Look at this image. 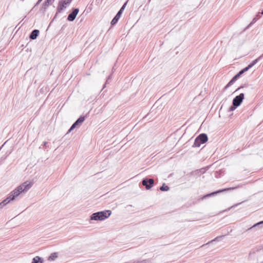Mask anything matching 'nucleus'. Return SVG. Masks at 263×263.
<instances>
[{"label": "nucleus", "mask_w": 263, "mask_h": 263, "mask_svg": "<svg viewBox=\"0 0 263 263\" xmlns=\"http://www.w3.org/2000/svg\"><path fill=\"white\" fill-rule=\"evenodd\" d=\"M4 206L5 204H4V203H2V202L0 203V209H2Z\"/></svg>", "instance_id": "obj_30"}, {"label": "nucleus", "mask_w": 263, "mask_h": 263, "mask_svg": "<svg viewBox=\"0 0 263 263\" xmlns=\"http://www.w3.org/2000/svg\"><path fill=\"white\" fill-rule=\"evenodd\" d=\"M249 69L248 68V67H246L245 68H243L240 71H239L238 73H237L235 76H234V77L235 78V79L237 80L241 74H242L244 72H246Z\"/></svg>", "instance_id": "obj_11"}, {"label": "nucleus", "mask_w": 263, "mask_h": 263, "mask_svg": "<svg viewBox=\"0 0 263 263\" xmlns=\"http://www.w3.org/2000/svg\"><path fill=\"white\" fill-rule=\"evenodd\" d=\"M244 96L243 93H241L238 96H236L232 101V103H234V106H239L244 99Z\"/></svg>", "instance_id": "obj_6"}, {"label": "nucleus", "mask_w": 263, "mask_h": 263, "mask_svg": "<svg viewBox=\"0 0 263 263\" xmlns=\"http://www.w3.org/2000/svg\"><path fill=\"white\" fill-rule=\"evenodd\" d=\"M66 2H67V3L68 5H69V4H70V3H71V1H68V0H66Z\"/></svg>", "instance_id": "obj_32"}, {"label": "nucleus", "mask_w": 263, "mask_h": 263, "mask_svg": "<svg viewBox=\"0 0 263 263\" xmlns=\"http://www.w3.org/2000/svg\"><path fill=\"white\" fill-rule=\"evenodd\" d=\"M72 0H68V1H71V2H72Z\"/></svg>", "instance_id": "obj_35"}, {"label": "nucleus", "mask_w": 263, "mask_h": 263, "mask_svg": "<svg viewBox=\"0 0 263 263\" xmlns=\"http://www.w3.org/2000/svg\"><path fill=\"white\" fill-rule=\"evenodd\" d=\"M58 256L57 253H56V252L52 253L49 256L48 260L50 261L54 260L55 258H57L58 257Z\"/></svg>", "instance_id": "obj_16"}, {"label": "nucleus", "mask_w": 263, "mask_h": 263, "mask_svg": "<svg viewBox=\"0 0 263 263\" xmlns=\"http://www.w3.org/2000/svg\"><path fill=\"white\" fill-rule=\"evenodd\" d=\"M263 57V54L260 55V57H259L257 59L254 60V61H253V62L250 63V64H249L247 67H248V68L249 69H250L251 68H252L254 65H255L257 62L260 60Z\"/></svg>", "instance_id": "obj_13"}, {"label": "nucleus", "mask_w": 263, "mask_h": 263, "mask_svg": "<svg viewBox=\"0 0 263 263\" xmlns=\"http://www.w3.org/2000/svg\"><path fill=\"white\" fill-rule=\"evenodd\" d=\"M256 17H257V18H260L261 17V15H260V12H258L256 15Z\"/></svg>", "instance_id": "obj_28"}, {"label": "nucleus", "mask_w": 263, "mask_h": 263, "mask_svg": "<svg viewBox=\"0 0 263 263\" xmlns=\"http://www.w3.org/2000/svg\"><path fill=\"white\" fill-rule=\"evenodd\" d=\"M262 224H263V220L255 223L252 227H251L250 228L248 229V230H250L251 229L255 228L256 227H259Z\"/></svg>", "instance_id": "obj_18"}, {"label": "nucleus", "mask_w": 263, "mask_h": 263, "mask_svg": "<svg viewBox=\"0 0 263 263\" xmlns=\"http://www.w3.org/2000/svg\"><path fill=\"white\" fill-rule=\"evenodd\" d=\"M237 187H228V188H226V189H221V190H219L218 191H216L215 192H213L212 193H211L210 194H208L205 195H204L203 197H202V199H205L206 198H208V197H210L211 196H214V195H217L219 193H222V192H226V191H230V190H233L235 189H236Z\"/></svg>", "instance_id": "obj_4"}, {"label": "nucleus", "mask_w": 263, "mask_h": 263, "mask_svg": "<svg viewBox=\"0 0 263 263\" xmlns=\"http://www.w3.org/2000/svg\"><path fill=\"white\" fill-rule=\"evenodd\" d=\"M66 8V6H65L61 1H59L58 6L57 7V12L60 13L64 9H65Z\"/></svg>", "instance_id": "obj_12"}, {"label": "nucleus", "mask_w": 263, "mask_h": 263, "mask_svg": "<svg viewBox=\"0 0 263 263\" xmlns=\"http://www.w3.org/2000/svg\"><path fill=\"white\" fill-rule=\"evenodd\" d=\"M79 11V9L78 8H73L72 12L68 15L67 20L71 22L73 21L78 15Z\"/></svg>", "instance_id": "obj_8"}, {"label": "nucleus", "mask_w": 263, "mask_h": 263, "mask_svg": "<svg viewBox=\"0 0 263 263\" xmlns=\"http://www.w3.org/2000/svg\"><path fill=\"white\" fill-rule=\"evenodd\" d=\"M47 144V142H46V141L44 142H43V146H46Z\"/></svg>", "instance_id": "obj_31"}, {"label": "nucleus", "mask_w": 263, "mask_h": 263, "mask_svg": "<svg viewBox=\"0 0 263 263\" xmlns=\"http://www.w3.org/2000/svg\"><path fill=\"white\" fill-rule=\"evenodd\" d=\"M111 214L110 210H106L93 213L90 216L92 220H104L107 218Z\"/></svg>", "instance_id": "obj_2"}, {"label": "nucleus", "mask_w": 263, "mask_h": 263, "mask_svg": "<svg viewBox=\"0 0 263 263\" xmlns=\"http://www.w3.org/2000/svg\"><path fill=\"white\" fill-rule=\"evenodd\" d=\"M33 183L30 182L27 183L25 182L18 186H17L14 190H13L11 193L10 196L6 198L5 200L2 201V203H4L5 205L10 202V201L13 200L15 198L18 196L21 193L27 191L29 190L32 185Z\"/></svg>", "instance_id": "obj_1"}, {"label": "nucleus", "mask_w": 263, "mask_h": 263, "mask_svg": "<svg viewBox=\"0 0 263 263\" xmlns=\"http://www.w3.org/2000/svg\"><path fill=\"white\" fill-rule=\"evenodd\" d=\"M237 80L233 77L232 79L229 81V82L226 85L224 88V90L228 89L230 86H231Z\"/></svg>", "instance_id": "obj_15"}, {"label": "nucleus", "mask_w": 263, "mask_h": 263, "mask_svg": "<svg viewBox=\"0 0 263 263\" xmlns=\"http://www.w3.org/2000/svg\"><path fill=\"white\" fill-rule=\"evenodd\" d=\"M261 14L263 15V10L261 11V12L260 13Z\"/></svg>", "instance_id": "obj_34"}, {"label": "nucleus", "mask_w": 263, "mask_h": 263, "mask_svg": "<svg viewBox=\"0 0 263 263\" xmlns=\"http://www.w3.org/2000/svg\"><path fill=\"white\" fill-rule=\"evenodd\" d=\"M61 1L63 3V4L66 6V5H68L67 3V2L66 0H61Z\"/></svg>", "instance_id": "obj_26"}, {"label": "nucleus", "mask_w": 263, "mask_h": 263, "mask_svg": "<svg viewBox=\"0 0 263 263\" xmlns=\"http://www.w3.org/2000/svg\"><path fill=\"white\" fill-rule=\"evenodd\" d=\"M243 87H244V86H240L239 87H238V88L236 90L235 92H236V91H238V90H240L241 88H243Z\"/></svg>", "instance_id": "obj_27"}, {"label": "nucleus", "mask_w": 263, "mask_h": 263, "mask_svg": "<svg viewBox=\"0 0 263 263\" xmlns=\"http://www.w3.org/2000/svg\"><path fill=\"white\" fill-rule=\"evenodd\" d=\"M40 31L39 30L34 29L30 33L29 37L31 40H35L39 35Z\"/></svg>", "instance_id": "obj_9"}, {"label": "nucleus", "mask_w": 263, "mask_h": 263, "mask_svg": "<svg viewBox=\"0 0 263 263\" xmlns=\"http://www.w3.org/2000/svg\"><path fill=\"white\" fill-rule=\"evenodd\" d=\"M258 19V18L256 17V16L253 19L252 22L250 23V24L248 26L247 28L250 27L252 25H253L254 23H255L257 20Z\"/></svg>", "instance_id": "obj_22"}, {"label": "nucleus", "mask_w": 263, "mask_h": 263, "mask_svg": "<svg viewBox=\"0 0 263 263\" xmlns=\"http://www.w3.org/2000/svg\"><path fill=\"white\" fill-rule=\"evenodd\" d=\"M85 116H80V117L74 122L71 127L68 130L67 133H70L72 130L77 127V126L81 124L85 120Z\"/></svg>", "instance_id": "obj_7"}, {"label": "nucleus", "mask_w": 263, "mask_h": 263, "mask_svg": "<svg viewBox=\"0 0 263 263\" xmlns=\"http://www.w3.org/2000/svg\"><path fill=\"white\" fill-rule=\"evenodd\" d=\"M222 237H223V236H217L214 239L211 240V241L209 242L208 243H207L206 244H208V243H210L211 242H212L213 241H215V240H218L219 238H221Z\"/></svg>", "instance_id": "obj_24"}, {"label": "nucleus", "mask_w": 263, "mask_h": 263, "mask_svg": "<svg viewBox=\"0 0 263 263\" xmlns=\"http://www.w3.org/2000/svg\"><path fill=\"white\" fill-rule=\"evenodd\" d=\"M127 2H126L122 6V7L120 8L118 12H120L121 14H122L127 5Z\"/></svg>", "instance_id": "obj_20"}, {"label": "nucleus", "mask_w": 263, "mask_h": 263, "mask_svg": "<svg viewBox=\"0 0 263 263\" xmlns=\"http://www.w3.org/2000/svg\"><path fill=\"white\" fill-rule=\"evenodd\" d=\"M43 259L40 256H35L32 259V263H43Z\"/></svg>", "instance_id": "obj_14"}, {"label": "nucleus", "mask_w": 263, "mask_h": 263, "mask_svg": "<svg viewBox=\"0 0 263 263\" xmlns=\"http://www.w3.org/2000/svg\"><path fill=\"white\" fill-rule=\"evenodd\" d=\"M240 203H238V204H235V205H234V206H237L238 205L240 204ZM232 207H233V206Z\"/></svg>", "instance_id": "obj_33"}, {"label": "nucleus", "mask_w": 263, "mask_h": 263, "mask_svg": "<svg viewBox=\"0 0 263 263\" xmlns=\"http://www.w3.org/2000/svg\"><path fill=\"white\" fill-rule=\"evenodd\" d=\"M43 0H38V1L37 2L36 4H35V6H37L38 5H39L40 4V3Z\"/></svg>", "instance_id": "obj_29"}, {"label": "nucleus", "mask_w": 263, "mask_h": 263, "mask_svg": "<svg viewBox=\"0 0 263 263\" xmlns=\"http://www.w3.org/2000/svg\"><path fill=\"white\" fill-rule=\"evenodd\" d=\"M46 1V3H47L48 4H49L50 5L52 4L54 0H45Z\"/></svg>", "instance_id": "obj_25"}, {"label": "nucleus", "mask_w": 263, "mask_h": 263, "mask_svg": "<svg viewBox=\"0 0 263 263\" xmlns=\"http://www.w3.org/2000/svg\"><path fill=\"white\" fill-rule=\"evenodd\" d=\"M208 140L206 134L202 133L198 135L195 139L193 147H198L201 144L205 143Z\"/></svg>", "instance_id": "obj_3"}, {"label": "nucleus", "mask_w": 263, "mask_h": 263, "mask_svg": "<svg viewBox=\"0 0 263 263\" xmlns=\"http://www.w3.org/2000/svg\"><path fill=\"white\" fill-rule=\"evenodd\" d=\"M142 183L146 190H149L153 186L154 180L153 179L145 178L142 180Z\"/></svg>", "instance_id": "obj_5"}, {"label": "nucleus", "mask_w": 263, "mask_h": 263, "mask_svg": "<svg viewBox=\"0 0 263 263\" xmlns=\"http://www.w3.org/2000/svg\"><path fill=\"white\" fill-rule=\"evenodd\" d=\"M127 2H126L122 6V7L120 8L118 12H120L121 14H122L127 5Z\"/></svg>", "instance_id": "obj_21"}, {"label": "nucleus", "mask_w": 263, "mask_h": 263, "mask_svg": "<svg viewBox=\"0 0 263 263\" xmlns=\"http://www.w3.org/2000/svg\"><path fill=\"white\" fill-rule=\"evenodd\" d=\"M121 14H121L120 12H117V14L113 18V19L112 20V21L111 22V25H114L117 23L118 20H119V18H120V17L121 16Z\"/></svg>", "instance_id": "obj_10"}, {"label": "nucleus", "mask_w": 263, "mask_h": 263, "mask_svg": "<svg viewBox=\"0 0 263 263\" xmlns=\"http://www.w3.org/2000/svg\"><path fill=\"white\" fill-rule=\"evenodd\" d=\"M50 4H48L47 3H46V1H45L44 3L43 4V6H42V10L43 11H45L47 8L48 7L49 5Z\"/></svg>", "instance_id": "obj_19"}, {"label": "nucleus", "mask_w": 263, "mask_h": 263, "mask_svg": "<svg viewBox=\"0 0 263 263\" xmlns=\"http://www.w3.org/2000/svg\"><path fill=\"white\" fill-rule=\"evenodd\" d=\"M170 189V187L168 185H166L164 183L162 184V185L160 187V190L161 191H168Z\"/></svg>", "instance_id": "obj_17"}, {"label": "nucleus", "mask_w": 263, "mask_h": 263, "mask_svg": "<svg viewBox=\"0 0 263 263\" xmlns=\"http://www.w3.org/2000/svg\"><path fill=\"white\" fill-rule=\"evenodd\" d=\"M238 106H234V103H232V106L229 108V111H233Z\"/></svg>", "instance_id": "obj_23"}]
</instances>
